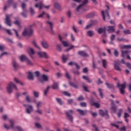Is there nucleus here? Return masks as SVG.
<instances>
[{"label": "nucleus", "mask_w": 131, "mask_h": 131, "mask_svg": "<svg viewBox=\"0 0 131 131\" xmlns=\"http://www.w3.org/2000/svg\"><path fill=\"white\" fill-rule=\"evenodd\" d=\"M14 4V2H13V0H8V4L7 6H5L4 7V11L7 10V8H8V7H10V6H11V5H13Z\"/></svg>", "instance_id": "23"}, {"label": "nucleus", "mask_w": 131, "mask_h": 131, "mask_svg": "<svg viewBox=\"0 0 131 131\" xmlns=\"http://www.w3.org/2000/svg\"><path fill=\"white\" fill-rule=\"evenodd\" d=\"M52 88L53 90H57V89H59V83L54 82L53 85H52Z\"/></svg>", "instance_id": "29"}, {"label": "nucleus", "mask_w": 131, "mask_h": 131, "mask_svg": "<svg viewBox=\"0 0 131 131\" xmlns=\"http://www.w3.org/2000/svg\"><path fill=\"white\" fill-rule=\"evenodd\" d=\"M95 15V12H91L87 15V18H93Z\"/></svg>", "instance_id": "36"}, {"label": "nucleus", "mask_w": 131, "mask_h": 131, "mask_svg": "<svg viewBox=\"0 0 131 131\" xmlns=\"http://www.w3.org/2000/svg\"><path fill=\"white\" fill-rule=\"evenodd\" d=\"M69 59V58L67 57V56H66L65 54L62 55V63H66L67 62V60H68Z\"/></svg>", "instance_id": "27"}, {"label": "nucleus", "mask_w": 131, "mask_h": 131, "mask_svg": "<svg viewBox=\"0 0 131 131\" xmlns=\"http://www.w3.org/2000/svg\"><path fill=\"white\" fill-rule=\"evenodd\" d=\"M107 31L108 32L112 33L115 31V29H114V26H108L107 28Z\"/></svg>", "instance_id": "18"}, {"label": "nucleus", "mask_w": 131, "mask_h": 131, "mask_svg": "<svg viewBox=\"0 0 131 131\" xmlns=\"http://www.w3.org/2000/svg\"><path fill=\"white\" fill-rule=\"evenodd\" d=\"M32 26H33V25H31L29 28L25 29L24 31L23 32V36H26V35L31 36V35L33 34V29L32 28Z\"/></svg>", "instance_id": "2"}, {"label": "nucleus", "mask_w": 131, "mask_h": 131, "mask_svg": "<svg viewBox=\"0 0 131 131\" xmlns=\"http://www.w3.org/2000/svg\"><path fill=\"white\" fill-rule=\"evenodd\" d=\"M127 54H129V51H128V50H126L125 51H122V57H123V58H124V56H126V55H127Z\"/></svg>", "instance_id": "33"}, {"label": "nucleus", "mask_w": 131, "mask_h": 131, "mask_svg": "<svg viewBox=\"0 0 131 131\" xmlns=\"http://www.w3.org/2000/svg\"><path fill=\"white\" fill-rule=\"evenodd\" d=\"M21 7L23 8V11H24V12H27V10L26 9V4H25V3H22Z\"/></svg>", "instance_id": "39"}, {"label": "nucleus", "mask_w": 131, "mask_h": 131, "mask_svg": "<svg viewBox=\"0 0 131 131\" xmlns=\"http://www.w3.org/2000/svg\"><path fill=\"white\" fill-rule=\"evenodd\" d=\"M10 122L11 123V126H8L7 124H5L4 127H5L6 129H10V127H12V128L15 129V127L14 126V124H15V122L13 120H10Z\"/></svg>", "instance_id": "12"}, {"label": "nucleus", "mask_w": 131, "mask_h": 131, "mask_svg": "<svg viewBox=\"0 0 131 131\" xmlns=\"http://www.w3.org/2000/svg\"><path fill=\"white\" fill-rule=\"evenodd\" d=\"M65 76L67 78H68V79H70V78H71L70 77V75H69V73H68V72L67 71L66 72Z\"/></svg>", "instance_id": "57"}, {"label": "nucleus", "mask_w": 131, "mask_h": 131, "mask_svg": "<svg viewBox=\"0 0 131 131\" xmlns=\"http://www.w3.org/2000/svg\"><path fill=\"white\" fill-rule=\"evenodd\" d=\"M56 100L57 103L59 104V105H60L61 106L63 105L64 102H63V101H62V99L61 98H56Z\"/></svg>", "instance_id": "31"}, {"label": "nucleus", "mask_w": 131, "mask_h": 131, "mask_svg": "<svg viewBox=\"0 0 131 131\" xmlns=\"http://www.w3.org/2000/svg\"><path fill=\"white\" fill-rule=\"evenodd\" d=\"M5 24H6L8 26L11 27L12 26V20H11V15H6L5 18Z\"/></svg>", "instance_id": "5"}, {"label": "nucleus", "mask_w": 131, "mask_h": 131, "mask_svg": "<svg viewBox=\"0 0 131 131\" xmlns=\"http://www.w3.org/2000/svg\"><path fill=\"white\" fill-rule=\"evenodd\" d=\"M50 90V86H48L47 88L44 91V96H47L48 95V93H49V91Z\"/></svg>", "instance_id": "43"}, {"label": "nucleus", "mask_w": 131, "mask_h": 131, "mask_svg": "<svg viewBox=\"0 0 131 131\" xmlns=\"http://www.w3.org/2000/svg\"><path fill=\"white\" fill-rule=\"evenodd\" d=\"M13 80L15 83L19 84L20 85H23V83L21 82V80H20L18 78H14Z\"/></svg>", "instance_id": "24"}, {"label": "nucleus", "mask_w": 131, "mask_h": 131, "mask_svg": "<svg viewBox=\"0 0 131 131\" xmlns=\"http://www.w3.org/2000/svg\"><path fill=\"white\" fill-rule=\"evenodd\" d=\"M27 11H24V10H23V12L21 13H20V15L23 16L24 18H27Z\"/></svg>", "instance_id": "35"}, {"label": "nucleus", "mask_w": 131, "mask_h": 131, "mask_svg": "<svg viewBox=\"0 0 131 131\" xmlns=\"http://www.w3.org/2000/svg\"><path fill=\"white\" fill-rule=\"evenodd\" d=\"M122 49H131V45H124L122 47Z\"/></svg>", "instance_id": "54"}, {"label": "nucleus", "mask_w": 131, "mask_h": 131, "mask_svg": "<svg viewBox=\"0 0 131 131\" xmlns=\"http://www.w3.org/2000/svg\"><path fill=\"white\" fill-rule=\"evenodd\" d=\"M57 50L58 52H62V45L58 44L57 45Z\"/></svg>", "instance_id": "40"}, {"label": "nucleus", "mask_w": 131, "mask_h": 131, "mask_svg": "<svg viewBox=\"0 0 131 131\" xmlns=\"http://www.w3.org/2000/svg\"><path fill=\"white\" fill-rule=\"evenodd\" d=\"M54 7L55 8V9L58 10L59 11H61L62 10V8H61V6L58 3H55L54 5Z\"/></svg>", "instance_id": "25"}, {"label": "nucleus", "mask_w": 131, "mask_h": 131, "mask_svg": "<svg viewBox=\"0 0 131 131\" xmlns=\"http://www.w3.org/2000/svg\"><path fill=\"white\" fill-rule=\"evenodd\" d=\"M91 24H92V26H93L94 25H97V24H98V21H97V20H91Z\"/></svg>", "instance_id": "55"}, {"label": "nucleus", "mask_w": 131, "mask_h": 131, "mask_svg": "<svg viewBox=\"0 0 131 131\" xmlns=\"http://www.w3.org/2000/svg\"><path fill=\"white\" fill-rule=\"evenodd\" d=\"M28 74V78L29 80H33L34 78H33V74L31 72H28L27 73Z\"/></svg>", "instance_id": "20"}, {"label": "nucleus", "mask_w": 131, "mask_h": 131, "mask_svg": "<svg viewBox=\"0 0 131 131\" xmlns=\"http://www.w3.org/2000/svg\"><path fill=\"white\" fill-rule=\"evenodd\" d=\"M35 8H39V10H41L44 7L43 4L41 2L39 3L38 4H36L35 6Z\"/></svg>", "instance_id": "28"}, {"label": "nucleus", "mask_w": 131, "mask_h": 131, "mask_svg": "<svg viewBox=\"0 0 131 131\" xmlns=\"http://www.w3.org/2000/svg\"><path fill=\"white\" fill-rule=\"evenodd\" d=\"M78 55L81 56V57H89V54L84 51H79L78 53Z\"/></svg>", "instance_id": "19"}, {"label": "nucleus", "mask_w": 131, "mask_h": 131, "mask_svg": "<svg viewBox=\"0 0 131 131\" xmlns=\"http://www.w3.org/2000/svg\"><path fill=\"white\" fill-rule=\"evenodd\" d=\"M105 15L106 19H110V15H109V10H105Z\"/></svg>", "instance_id": "37"}, {"label": "nucleus", "mask_w": 131, "mask_h": 131, "mask_svg": "<svg viewBox=\"0 0 131 131\" xmlns=\"http://www.w3.org/2000/svg\"><path fill=\"white\" fill-rule=\"evenodd\" d=\"M26 63L27 65H29V66H33V63H32V62H31V61L28 58L27 59Z\"/></svg>", "instance_id": "38"}, {"label": "nucleus", "mask_w": 131, "mask_h": 131, "mask_svg": "<svg viewBox=\"0 0 131 131\" xmlns=\"http://www.w3.org/2000/svg\"><path fill=\"white\" fill-rule=\"evenodd\" d=\"M111 110L113 113H116V111H117V107H116V105L114 103V100H112Z\"/></svg>", "instance_id": "9"}, {"label": "nucleus", "mask_w": 131, "mask_h": 131, "mask_svg": "<svg viewBox=\"0 0 131 131\" xmlns=\"http://www.w3.org/2000/svg\"><path fill=\"white\" fill-rule=\"evenodd\" d=\"M34 73L37 77H39V76H40V73L39 72V71H36L34 72Z\"/></svg>", "instance_id": "63"}, {"label": "nucleus", "mask_w": 131, "mask_h": 131, "mask_svg": "<svg viewBox=\"0 0 131 131\" xmlns=\"http://www.w3.org/2000/svg\"><path fill=\"white\" fill-rule=\"evenodd\" d=\"M49 78H48V76H47V75L43 74L42 75V77L39 78V82H40L41 83H43V82H45V81H48Z\"/></svg>", "instance_id": "13"}, {"label": "nucleus", "mask_w": 131, "mask_h": 131, "mask_svg": "<svg viewBox=\"0 0 131 131\" xmlns=\"http://www.w3.org/2000/svg\"><path fill=\"white\" fill-rule=\"evenodd\" d=\"M77 112H78L80 115H81L82 116H84V115H86V113L88 112V110L83 111L80 109H77Z\"/></svg>", "instance_id": "14"}, {"label": "nucleus", "mask_w": 131, "mask_h": 131, "mask_svg": "<svg viewBox=\"0 0 131 131\" xmlns=\"http://www.w3.org/2000/svg\"><path fill=\"white\" fill-rule=\"evenodd\" d=\"M35 126L37 128H39L40 129H42V127L41 126V125H40V124H39L38 123H35Z\"/></svg>", "instance_id": "51"}, {"label": "nucleus", "mask_w": 131, "mask_h": 131, "mask_svg": "<svg viewBox=\"0 0 131 131\" xmlns=\"http://www.w3.org/2000/svg\"><path fill=\"white\" fill-rule=\"evenodd\" d=\"M82 8H83V6H82V5L81 4L79 5L76 9L77 12H79V11H80V10H81V9H82Z\"/></svg>", "instance_id": "52"}, {"label": "nucleus", "mask_w": 131, "mask_h": 131, "mask_svg": "<svg viewBox=\"0 0 131 131\" xmlns=\"http://www.w3.org/2000/svg\"><path fill=\"white\" fill-rule=\"evenodd\" d=\"M114 56H115V57H118L119 53H118V51H117V50L116 49L114 50Z\"/></svg>", "instance_id": "53"}, {"label": "nucleus", "mask_w": 131, "mask_h": 131, "mask_svg": "<svg viewBox=\"0 0 131 131\" xmlns=\"http://www.w3.org/2000/svg\"><path fill=\"white\" fill-rule=\"evenodd\" d=\"M24 107H26V112L27 114H31V112H33V106L30 104H24Z\"/></svg>", "instance_id": "4"}, {"label": "nucleus", "mask_w": 131, "mask_h": 131, "mask_svg": "<svg viewBox=\"0 0 131 131\" xmlns=\"http://www.w3.org/2000/svg\"><path fill=\"white\" fill-rule=\"evenodd\" d=\"M114 62V68L115 70H117V71H121V69L119 67V66L120 65L119 60L115 61Z\"/></svg>", "instance_id": "8"}, {"label": "nucleus", "mask_w": 131, "mask_h": 131, "mask_svg": "<svg viewBox=\"0 0 131 131\" xmlns=\"http://www.w3.org/2000/svg\"><path fill=\"white\" fill-rule=\"evenodd\" d=\"M99 114H100V115H102V116H106V119H109L110 118L109 115L108 114V111L107 110H105V112L103 111V110H99Z\"/></svg>", "instance_id": "10"}, {"label": "nucleus", "mask_w": 131, "mask_h": 131, "mask_svg": "<svg viewBox=\"0 0 131 131\" xmlns=\"http://www.w3.org/2000/svg\"><path fill=\"white\" fill-rule=\"evenodd\" d=\"M125 64L128 69H131V64L130 63H126Z\"/></svg>", "instance_id": "64"}, {"label": "nucleus", "mask_w": 131, "mask_h": 131, "mask_svg": "<svg viewBox=\"0 0 131 131\" xmlns=\"http://www.w3.org/2000/svg\"><path fill=\"white\" fill-rule=\"evenodd\" d=\"M30 12L31 16H34V14H35V12L34 10L32 8H30Z\"/></svg>", "instance_id": "45"}, {"label": "nucleus", "mask_w": 131, "mask_h": 131, "mask_svg": "<svg viewBox=\"0 0 131 131\" xmlns=\"http://www.w3.org/2000/svg\"><path fill=\"white\" fill-rule=\"evenodd\" d=\"M38 56L40 58H45L46 59H49V56L47 54V53L44 52H39L37 53Z\"/></svg>", "instance_id": "11"}, {"label": "nucleus", "mask_w": 131, "mask_h": 131, "mask_svg": "<svg viewBox=\"0 0 131 131\" xmlns=\"http://www.w3.org/2000/svg\"><path fill=\"white\" fill-rule=\"evenodd\" d=\"M33 95L35 98H38V96H39V92L33 91Z\"/></svg>", "instance_id": "48"}, {"label": "nucleus", "mask_w": 131, "mask_h": 131, "mask_svg": "<svg viewBox=\"0 0 131 131\" xmlns=\"http://www.w3.org/2000/svg\"><path fill=\"white\" fill-rule=\"evenodd\" d=\"M66 114L69 120H70L71 122H73V116H72V115L73 114V111L72 110H70L67 111L66 112Z\"/></svg>", "instance_id": "3"}, {"label": "nucleus", "mask_w": 131, "mask_h": 131, "mask_svg": "<svg viewBox=\"0 0 131 131\" xmlns=\"http://www.w3.org/2000/svg\"><path fill=\"white\" fill-rule=\"evenodd\" d=\"M73 48H74V46L72 45L70 48L67 49L65 50V52H69V51H70V50H72V49H73Z\"/></svg>", "instance_id": "62"}, {"label": "nucleus", "mask_w": 131, "mask_h": 131, "mask_svg": "<svg viewBox=\"0 0 131 131\" xmlns=\"http://www.w3.org/2000/svg\"><path fill=\"white\" fill-rule=\"evenodd\" d=\"M27 57H26V56L25 55H21L20 57V60L21 62H23V61H24V60H27Z\"/></svg>", "instance_id": "42"}, {"label": "nucleus", "mask_w": 131, "mask_h": 131, "mask_svg": "<svg viewBox=\"0 0 131 131\" xmlns=\"http://www.w3.org/2000/svg\"><path fill=\"white\" fill-rule=\"evenodd\" d=\"M5 49L6 48L5 47V46L0 45V51H1V52H4V51H5Z\"/></svg>", "instance_id": "60"}, {"label": "nucleus", "mask_w": 131, "mask_h": 131, "mask_svg": "<svg viewBox=\"0 0 131 131\" xmlns=\"http://www.w3.org/2000/svg\"><path fill=\"white\" fill-rule=\"evenodd\" d=\"M122 111H123L122 108H120L119 110L118 113L117 114V115H118V117H121V114H122Z\"/></svg>", "instance_id": "46"}, {"label": "nucleus", "mask_w": 131, "mask_h": 131, "mask_svg": "<svg viewBox=\"0 0 131 131\" xmlns=\"http://www.w3.org/2000/svg\"><path fill=\"white\" fill-rule=\"evenodd\" d=\"M62 94L64 95V96H67V97H71V94L67 91L63 92Z\"/></svg>", "instance_id": "49"}, {"label": "nucleus", "mask_w": 131, "mask_h": 131, "mask_svg": "<svg viewBox=\"0 0 131 131\" xmlns=\"http://www.w3.org/2000/svg\"><path fill=\"white\" fill-rule=\"evenodd\" d=\"M105 84L108 89H114V85L106 82Z\"/></svg>", "instance_id": "34"}, {"label": "nucleus", "mask_w": 131, "mask_h": 131, "mask_svg": "<svg viewBox=\"0 0 131 131\" xmlns=\"http://www.w3.org/2000/svg\"><path fill=\"white\" fill-rule=\"evenodd\" d=\"M46 23L48 24V25L50 26V31L51 33H52V34H54V30H53V23L47 21Z\"/></svg>", "instance_id": "15"}, {"label": "nucleus", "mask_w": 131, "mask_h": 131, "mask_svg": "<svg viewBox=\"0 0 131 131\" xmlns=\"http://www.w3.org/2000/svg\"><path fill=\"white\" fill-rule=\"evenodd\" d=\"M102 65L104 68H106V67H107V61H106V60L105 59L102 60Z\"/></svg>", "instance_id": "47"}, {"label": "nucleus", "mask_w": 131, "mask_h": 131, "mask_svg": "<svg viewBox=\"0 0 131 131\" xmlns=\"http://www.w3.org/2000/svg\"><path fill=\"white\" fill-rule=\"evenodd\" d=\"M69 84L71 85V86L74 88V89H79L78 86L76 85V84L72 82L71 81H69Z\"/></svg>", "instance_id": "30"}, {"label": "nucleus", "mask_w": 131, "mask_h": 131, "mask_svg": "<svg viewBox=\"0 0 131 131\" xmlns=\"http://www.w3.org/2000/svg\"><path fill=\"white\" fill-rule=\"evenodd\" d=\"M13 67L15 68V69H17L18 68V63H17V62L14 61L13 63Z\"/></svg>", "instance_id": "59"}, {"label": "nucleus", "mask_w": 131, "mask_h": 131, "mask_svg": "<svg viewBox=\"0 0 131 131\" xmlns=\"http://www.w3.org/2000/svg\"><path fill=\"white\" fill-rule=\"evenodd\" d=\"M26 101H27L28 103H31V100L30 99V96L29 95H26Z\"/></svg>", "instance_id": "44"}, {"label": "nucleus", "mask_w": 131, "mask_h": 131, "mask_svg": "<svg viewBox=\"0 0 131 131\" xmlns=\"http://www.w3.org/2000/svg\"><path fill=\"white\" fill-rule=\"evenodd\" d=\"M123 32L124 34H130V31L129 30H124Z\"/></svg>", "instance_id": "58"}, {"label": "nucleus", "mask_w": 131, "mask_h": 131, "mask_svg": "<svg viewBox=\"0 0 131 131\" xmlns=\"http://www.w3.org/2000/svg\"><path fill=\"white\" fill-rule=\"evenodd\" d=\"M28 53L29 54V56L31 57L32 59H33L34 56V54H35V51H34V49H33L32 48L29 47Z\"/></svg>", "instance_id": "7"}, {"label": "nucleus", "mask_w": 131, "mask_h": 131, "mask_svg": "<svg viewBox=\"0 0 131 131\" xmlns=\"http://www.w3.org/2000/svg\"><path fill=\"white\" fill-rule=\"evenodd\" d=\"M80 106H81V107H86L87 104L86 102H81L80 103Z\"/></svg>", "instance_id": "61"}, {"label": "nucleus", "mask_w": 131, "mask_h": 131, "mask_svg": "<svg viewBox=\"0 0 131 131\" xmlns=\"http://www.w3.org/2000/svg\"><path fill=\"white\" fill-rule=\"evenodd\" d=\"M15 21H14V24H15V25H17V26H19L20 28H21V25H20V23H19V21H18V17H15L14 18Z\"/></svg>", "instance_id": "32"}, {"label": "nucleus", "mask_w": 131, "mask_h": 131, "mask_svg": "<svg viewBox=\"0 0 131 131\" xmlns=\"http://www.w3.org/2000/svg\"><path fill=\"white\" fill-rule=\"evenodd\" d=\"M82 3V4H81L83 7L84 6H86V5L89 3V0H83V1H81Z\"/></svg>", "instance_id": "50"}, {"label": "nucleus", "mask_w": 131, "mask_h": 131, "mask_svg": "<svg viewBox=\"0 0 131 131\" xmlns=\"http://www.w3.org/2000/svg\"><path fill=\"white\" fill-rule=\"evenodd\" d=\"M32 43L36 48H37V49H38V50H40V47H39V46L37 45V43H36V41L35 40H34L32 41Z\"/></svg>", "instance_id": "41"}, {"label": "nucleus", "mask_w": 131, "mask_h": 131, "mask_svg": "<svg viewBox=\"0 0 131 131\" xmlns=\"http://www.w3.org/2000/svg\"><path fill=\"white\" fill-rule=\"evenodd\" d=\"M91 104L92 106H95L96 108H100V104L94 102L93 99L91 100Z\"/></svg>", "instance_id": "22"}, {"label": "nucleus", "mask_w": 131, "mask_h": 131, "mask_svg": "<svg viewBox=\"0 0 131 131\" xmlns=\"http://www.w3.org/2000/svg\"><path fill=\"white\" fill-rule=\"evenodd\" d=\"M118 88L120 89V94L122 95H124L125 92L124 91V89H125V84H120L119 83L117 84Z\"/></svg>", "instance_id": "6"}, {"label": "nucleus", "mask_w": 131, "mask_h": 131, "mask_svg": "<svg viewBox=\"0 0 131 131\" xmlns=\"http://www.w3.org/2000/svg\"><path fill=\"white\" fill-rule=\"evenodd\" d=\"M98 91H99V92L100 97H101L102 98H103L104 94H103V93L102 92V89H98Z\"/></svg>", "instance_id": "56"}, {"label": "nucleus", "mask_w": 131, "mask_h": 131, "mask_svg": "<svg viewBox=\"0 0 131 131\" xmlns=\"http://www.w3.org/2000/svg\"><path fill=\"white\" fill-rule=\"evenodd\" d=\"M59 40L62 42V43L63 47H68L69 45H68V42L66 41H62V37L60 35H59Z\"/></svg>", "instance_id": "21"}, {"label": "nucleus", "mask_w": 131, "mask_h": 131, "mask_svg": "<svg viewBox=\"0 0 131 131\" xmlns=\"http://www.w3.org/2000/svg\"><path fill=\"white\" fill-rule=\"evenodd\" d=\"M86 34L88 36H90V37H93V36L95 35V32H94V31H88L86 32Z\"/></svg>", "instance_id": "26"}, {"label": "nucleus", "mask_w": 131, "mask_h": 131, "mask_svg": "<svg viewBox=\"0 0 131 131\" xmlns=\"http://www.w3.org/2000/svg\"><path fill=\"white\" fill-rule=\"evenodd\" d=\"M13 89H14L15 91H18V88H17V85L14 83L13 82H10L6 87V89L7 91V93L8 94H12L13 93Z\"/></svg>", "instance_id": "1"}, {"label": "nucleus", "mask_w": 131, "mask_h": 131, "mask_svg": "<svg viewBox=\"0 0 131 131\" xmlns=\"http://www.w3.org/2000/svg\"><path fill=\"white\" fill-rule=\"evenodd\" d=\"M98 33H99V34H102V33H103V32L104 33H106V27H104V28L100 27L99 28L98 30Z\"/></svg>", "instance_id": "17"}, {"label": "nucleus", "mask_w": 131, "mask_h": 131, "mask_svg": "<svg viewBox=\"0 0 131 131\" xmlns=\"http://www.w3.org/2000/svg\"><path fill=\"white\" fill-rule=\"evenodd\" d=\"M41 45L44 48V49H49V43L46 40H43L41 42Z\"/></svg>", "instance_id": "16"}]
</instances>
